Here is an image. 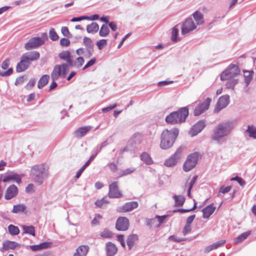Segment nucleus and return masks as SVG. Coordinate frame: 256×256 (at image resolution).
I'll list each match as a JSON object with an SVG mask.
<instances>
[{"label": "nucleus", "mask_w": 256, "mask_h": 256, "mask_svg": "<svg viewBox=\"0 0 256 256\" xmlns=\"http://www.w3.org/2000/svg\"><path fill=\"white\" fill-rule=\"evenodd\" d=\"M234 128L232 122H224L219 123L214 128L211 135V138L219 144L226 142V138L230 134Z\"/></svg>", "instance_id": "f257e3e1"}, {"label": "nucleus", "mask_w": 256, "mask_h": 256, "mask_svg": "<svg viewBox=\"0 0 256 256\" xmlns=\"http://www.w3.org/2000/svg\"><path fill=\"white\" fill-rule=\"evenodd\" d=\"M178 132L177 128H172L170 130H164L160 135V148L162 150H167L172 147L178 134Z\"/></svg>", "instance_id": "f03ea898"}, {"label": "nucleus", "mask_w": 256, "mask_h": 256, "mask_svg": "<svg viewBox=\"0 0 256 256\" xmlns=\"http://www.w3.org/2000/svg\"><path fill=\"white\" fill-rule=\"evenodd\" d=\"M31 174L34 182L40 184L48 176V168L44 164L34 166L32 168Z\"/></svg>", "instance_id": "7ed1b4c3"}, {"label": "nucleus", "mask_w": 256, "mask_h": 256, "mask_svg": "<svg viewBox=\"0 0 256 256\" xmlns=\"http://www.w3.org/2000/svg\"><path fill=\"white\" fill-rule=\"evenodd\" d=\"M188 115V108L186 107L182 108L176 112H171L166 118V121L170 124L181 123L185 121Z\"/></svg>", "instance_id": "20e7f679"}, {"label": "nucleus", "mask_w": 256, "mask_h": 256, "mask_svg": "<svg viewBox=\"0 0 256 256\" xmlns=\"http://www.w3.org/2000/svg\"><path fill=\"white\" fill-rule=\"evenodd\" d=\"M47 39L48 35L46 32L42 33L40 37H32L25 44L24 48L26 50L38 48L43 45Z\"/></svg>", "instance_id": "39448f33"}, {"label": "nucleus", "mask_w": 256, "mask_h": 256, "mask_svg": "<svg viewBox=\"0 0 256 256\" xmlns=\"http://www.w3.org/2000/svg\"><path fill=\"white\" fill-rule=\"evenodd\" d=\"M240 72L238 66L236 64H230L228 68L220 74V80H226L238 76Z\"/></svg>", "instance_id": "423d86ee"}, {"label": "nucleus", "mask_w": 256, "mask_h": 256, "mask_svg": "<svg viewBox=\"0 0 256 256\" xmlns=\"http://www.w3.org/2000/svg\"><path fill=\"white\" fill-rule=\"evenodd\" d=\"M198 154L194 152L188 156L187 159L184 164L183 169L185 172H189L196 166L198 162Z\"/></svg>", "instance_id": "0eeeda50"}, {"label": "nucleus", "mask_w": 256, "mask_h": 256, "mask_svg": "<svg viewBox=\"0 0 256 256\" xmlns=\"http://www.w3.org/2000/svg\"><path fill=\"white\" fill-rule=\"evenodd\" d=\"M184 148L182 146H180L175 153L165 161L164 165L168 167H171L176 165L182 156Z\"/></svg>", "instance_id": "6e6552de"}, {"label": "nucleus", "mask_w": 256, "mask_h": 256, "mask_svg": "<svg viewBox=\"0 0 256 256\" xmlns=\"http://www.w3.org/2000/svg\"><path fill=\"white\" fill-rule=\"evenodd\" d=\"M196 25L192 18H187L182 26V34L184 35L194 30L196 28Z\"/></svg>", "instance_id": "1a4fd4ad"}, {"label": "nucleus", "mask_w": 256, "mask_h": 256, "mask_svg": "<svg viewBox=\"0 0 256 256\" xmlns=\"http://www.w3.org/2000/svg\"><path fill=\"white\" fill-rule=\"evenodd\" d=\"M108 196L110 198H120L122 196L118 189V182H114L110 184Z\"/></svg>", "instance_id": "9d476101"}, {"label": "nucleus", "mask_w": 256, "mask_h": 256, "mask_svg": "<svg viewBox=\"0 0 256 256\" xmlns=\"http://www.w3.org/2000/svg\"><path fill=\"white\" fill-rule=\"evenodd\" d=\"M230 102V96L228 95L221 96L218 100L214 112H218L222 108H226Z\"/></svg>", "instance_id": "9b49d317"}, {"label": "nucleus", "mask_w": 256, "mask_h": 256, "mask_svg": "<svg viewBox=\"0 0 256 256\" xmlns=\"http://www.w3.org/2000/svg\"><path fill=\"white\" fill-rule=\"evenodd\" d=\"M3 177L2 181L4 182L10 180L15 181L18 184H20L23 175H20L14 172L5 174L2 176Z\"/></svg>", "instance_id": "f8f14e48"}, {"label": "nucleus", "mask_w": 256, "mask_h": 256, "mask_svg": "<svg viewBox=\"0 0 256 256\" xmlns=\"http://www.w3.org/2000/svg\"><path fill=\"white\" fill-rule=\"evenodd\" d=\"M210 102L211 99L210 98H207L204 102L199 104L194 109V116H199L202 114L204 110H208Z\"/></svg>", "instance_id": "ddd939ff"}, {"label": "nucleus", "mask_w": 256, "mask_h": 256, "mask_svg": "<svg viewBox=\"0 0 256 256\" xmlns=\"http://www.w3.org/2000/svg\"><path fill=\"white\" fill-rule=\"evenodd\" d=\"M129 226V220L126 217H120L118 218L116 228L118 230H126Z\"/></svg>", "instance_id": "4468645a"}, {"label": "nucleus", "mask_w": 256, "mask_h": 256, "mask_svg": "<svg viewBox=\"0 0 256 256\" xmlns=\"http://www.w3.org/2000/svg\"><path fill=\"white\" fill-rule=\"evenodd\" d=\"M205 124L204 121L200 120L196 124L190 129V134L194 136L199 134L204 128Z\"/></svg>", "instance_id": "2eb2a0df"}, {"label": "nucleus", "mask_w": 256, "mask_h": 256, "mask_svg": "<svg viewBox=\"0 0 256 256\" xmlns=\"http://www.w3.org/2000/svg\"><path fill=\"white\" fill-rule=\"evenodd\" d=\"M138 203L136 202H126L122 206L118 208V211L120 212H131L138 207Z\"/></svg>", "instance_id": "dca6fc26"}, {"label": "nucleus", "mask_w": 256, "mask_h": 256, "mask_svg": "<svg viewBox=\"0 0 256 256\" xmlns=\"http://www.w3.org/2000/svg\"><path fill=\"white\" fill-rule=\"evenodd\" d=\"M18 194V189L16 186L12 184L8 186L4 198L7 200H10L16 196Z\"/></svg>", "instance_id": "f3484780"}, {"label": "nucleus", "mask_w": 256, "mask_h": 256, "mask_svg": "<svg viewBox=\"0 0 256 256\" xmlns=\"http://www.w3.org/2000/svg\"><path fill=\"white\" fill-rule=\"evenodd\" d=\"M92 127L90 126L80 128L74 131V135L75 137L77 138H81L86 135V134L92 130Z\"/></svg>", "instance_id": "a211bd4d"}, {"label": "nucleus", "mask_w": 256, "mask_h": 256, "mask_svg": "<svg viewBox=\"0 0 256 256\" xmlns=\"http://www.w3.org/2000/svg\"><path fill=\"white\" fill-rule=\"evenodd\" d=\"M22 56L27 62H30V61H34L38 60L40 58V54L38 52L32 51L24 54H22Z\"/></svg>", "instance_id": "6ab92c4d"}, {"label": "nucleus", "mask_w": 256, "mask_h": 256, "mask_svg": "<svg viewBox=\"0 0 256 256\" xmlns=\"http://www.w3.org/2000/svg\"><path fill=\"white\" fill-rule=\"evenodd\" d=\"M30 64V62H27L22 56L20 58V61L16 65V72H20L24 71L28 68Z\"/></svg>", "instance_id": "aec40b11"}, {"label": "nucleus", "mask_w": 256, "mask_h": 256, "mask_svg": "<svg viewBox=\"0 0 256 256\" xmlns=\"http://www.w3.org/2000/svg\"><path fill=\"white\" fill-rule=\"evenodd\" d=\"M60 77L62 78V66L60 65H56L51 74V78L52 80H57Z\"/></svg>", "instance_id": "412c9836"}, {"label": "nucleus", "mask_w": 256, "mask_h": 256, "mask_svg": "<svg viewBox=\"0 0 256 256\" xmlns=\"http://www.w3.org/2000/svg\"><path fill=\"white\" fill-rule=\"evenodd\" d=\"M118 251L117 248L112 243L108 242L106 244V256H114Z\"/></svg>", "instance_id": "4be33fe9"}, {"label": "nucleus", "mask_w": 256, "mask_h": 256, "mask_svg": "<svg viewBox=\"0 0 256 256\" xmlns=\"http://www.w3.org/2000/svg\"><path fill=\"white\" fill-rule=\"evenodd\" d=\"M216 208L214 206L213 204H210L203 208V218H208L214 212Z\"/></svg>", "instance_id": "5701e85b"}, {"label": "nucleus", "mask_w": 256, "mask_h": 256, "mask_svg": "<svg viewBox=\"0 0 256 256\" xmlns=\"http://www.w3.org/2000/svg\"><path fill=\"white\" fill-rule=\"evenodd\" d=\"M90 48H79L76 50V54L78 56H84L85 58H88L91 57L94 53V52H92L91 53H89Z\"/></svg>", "instance_id": "b1692460"}, {"label": "nucleus", "mask_w": 256, "mask_h": 256, "mask_svg": "<svg viewBox=\"0 0 256 256\" xmlns=\"http://www.w3.org/2000/svg\"><path fill=\"white\" fill-rule=\"evenodd\" d=\"M58 58L67 62L69 64H70L72 57L71 56L70 52L69 51L66 50L62 51L58 54Z\"/></svg>", "instance_id": "393cba45"}, {"label": "nucleus", "mask_w": 256, "mask_h": 256, "mask_svg": "<svg viewBox=\"0 0 256 256\" xmlns=\"http://www.w3.org/2000/svg\"><path fill=\"white\" fill-rule=\"evenodd\" d=\"M50 242H44L37 245H32L30 246V248L32 251H37L43 249H46L50 246Z\"/></svg>", "instance_id": "a878e982"}, {"label": "nucleus", "mask_w": 256, "mask_h": 256, "mask_svg": "<svg viewBox=\"0 0 256 256\" xmlns=\"http://www.w3.org/2000/svg\"><path fill=\"white\" fill-rule=\"evenodd\" d=\"M88 247L86 246H80L76 250L74 256H86L88 251Z\"/></svg>", "instance_id": "bb28decb"}, {"label": "nucleus", "mask_w": 256, "mask_h": 256, "mask_svg": "<svg viewBox=\"0 0 256 256\" xmlns=\"http://www.w3.org/2000/svg\"><path fill=\"white\" fill-rule=\"evenodd\" d=\"M84 60L83 57L79 56L76 58L74 60H72L70 66L72 67L76 68H80L84 64Z\"/></svg>", "instance_id": "cd10ccee"}, {"label": "nucleus", "mask_w": 256, "mask_h": 256, "mask_svg": "<svg viewBox=\"0 0 256 256\" xmlns=\"http://www.w3.org/2000/svg\"><path fill=\"white\" fill-rule=\"evenodd\" d=\"M20 246V244L15 242L7 240L3 242V249L4 250H14Z\"/></svg>", "instance_id": "c85d7f7f"}, {"label": "nucleus", "mask_w": 256, "mask_h": 256, "mask_svg": "<svg viewBox=\"0 0 256 256\" xmlns=\"http://www.w3.org/2000/svg\"><path fill=\"white\" fill-rule=\"evenodd\" d=\"M192 16L196 22V26L204 23L203 15L201 12L196 11L193 14Z\"/></svg>", "instance_id": "c756f323"}, {"label": "nucleus", "mask_w": 256, "mask_h": 256, "mask_svg": "<svg viewBox=\"0 0 256 256\" xmlns=\"http://www.w3.org/2000/svg\"><path fill=\"white\" fill-rule=\"evenodd\" d=\"M173 198L175 202L176 206H182L186 200L185 198L181 195H174Z\"/></svg>", "instance_id": "7c9ffc66"}, {"label": "nucleus", "mask_w": 256, "mask_h": 256, "mask_svg": "<svg viewBox=\"0 0 256 256\" xmlns=\"http://www.w3.org/2000/svg\"><path fill=\"white\" fill-rule=\"evenodd\" d=\"M99 29L98 25L97 23L93 22L90 24H88L86 26V32L88 33L95 34Z\"/></svg>", "instance_id": "2f4dec72"}, {"label": "nucleus", "mask_w": 256, "mask_h": 256, "mask_svg": "<svg viewBox=\"0 0 256 256\" xmlns=\"http://www.w3.org/2000/svg\"><path fill=\"white\" fill-rule=\"evenodd\" d=\"M50 76L48 74L42 76L38 82V87L40 89L44 87L48 83Z\"/></svg>", "instance_id": "473e14b6"}, {"label": "nucleus", "mask_w": 256, "mask_h": 256, "mask_svg": "<svg viewBox=\"0 0 256 256\" xmlns=\"http://www.w3.org/2000/svg\"><path fill=\"white\" fill-rule=\"evenodd\" d=\"M254 73V72L252 70H244V82L246 84V86H248L252 81Z\"/></svg>", "instance_id": "72a5a7b5"}, {"label": "nucleus", "mask_w": 256, "mask_h": 256, "mask_svg": "<svg viewBox=\"0 0 256 256\" xmlns=\"http://www.w3.org/2000/svg\"><path fill=\"white\" fill-rule=\"evenodd\" d=\"M83 42L86 48H90L89 53L94 52V44L90 38L86 36L84 37L83 38Z\"/></svg>", "instance_id": "f704fd0d"}, {"label": "nucleus", "mask_w": 256, "mask_h": 256, "mask_svg": "<svg viewBox=\"0 0 256 256\" xmlns=\"http://www.w3.org/2000/svg\"><path fill=\"white\" fill-rule=\"evenodd\" d=\"M140 160L147 165L153 164V160L150 156L146 152H143L140 155Z\"/></svg>", "instance_id": "c9c22d12"}, {"label": "nucleus", "mask_w": 256, "mask_h": 256, "mask_svg": "<svg viewBox=\"0 0 256 256\" xmlns=\"http://www.w3.org/2000/svg\"><path fill=\"white\" fill-rule=\"evenodd\" d=\"M138 240V236L136 234H132L128 236L126 240L127 245L129 250H131L134 246V242Z\"/></svg>", "instance_id": "e433bc0d"}, {"label": "nucleus", "mask_w": 256, "mask_h": 256, "mask_svg": "<svg viewBox=\"0 0 256 256\" xmlns=\"http://www.w3.org/2000/svg\"><path fill=\"white\" fill-rule=\"evenodd\" d=\"M26 207L24 204H18L14 205L12 212L14 214H18L20 212H24L26 210Z\"/></svg>", "instance_id": "4c0bfd02"}, {"label": "nucleus", "mask_w": 256, "mask_h": 256, "mask_svg": "<svg viewBox=\"0 0 256 256\" xmlns=\"http://www.w3.org/2000/svg\"><path fill=\"white\" fill-rule=\"evenodd\" d=\"M22 228L24 230V234H28L33 236H35V230L34 226H26L25 225H22Z\"/></svg>", "instance_id": "58836bf2"}, {"label": "nucleus", "mask_w": 256, "mask_h": 256, "mask_svg": "<svg viewBox=\"0 0 256 256\" xmlns=\"http://www.w3.org/2000/svg\"><path fill=\"white\" fill-rule=\"evenodd\" d=\"M246 132L248 134L250 137L256 139V128L248 126Z\"/></svg>", "instance_id": "ea45409f"}, {"label": "nucleus", "mask_w": 256, "mask_h": 256, "mask_svg": "<svg viewBox=\"0 0 256 256\" xmlns=\"http://www.w3.org/2000/svg\"><path fill=\"white\" fill-rule=\"evenodd\" d=\"M9 233L12 236L18 235L20 233V230L18 226L10 224L8 228Z\"/></svg>", "instance_id": "a19ab883"}, {"label": "nucleus", "mask_w": 256, "mask_h": 256, "mask_svg": "<svg viewBox=\"0 0 256 256\" xmlns=\"http://www.w3.org/2000/svg\"><path fill=\"white\" fill-rule=\"evenodd\" d=\"M250 234V232H244L242 234L236 237L234 239V242L236 244L240 243V242H242V241H243L245 239H246Z\"/></svg>", "instance_id": "79ce46f5"}, {"label": "nucleus", "mask_w": 256, "mask_h": 256, "mask_svg": "<svg viewBox=\"0 0 256 256\" xmlns=\"http://www.w3.org/2000/svg\"><path fill=\"white\" fill-rule=\"evenodd\" d=\"M178 25L174 26L172 31V42H177L180 40L178 38Z\"/></svg>", "instance_id": "37998d69"}, {"label": "nucleus", "mask_w": 256, "mask_h": 256, "mask_svg": "<svg viewBox=\"0 0 256 256\" xmlns=\"http://www.w3.org/2000/svg\"><path fill=\"white\" fill-rule=\"evenodd\" d=\"M110 30L108 26L106 24H102L100 29L99 34L100 36L105 37L108 35Z\"/></svg>", "instance_id": "c03bdc74"}, {"label": "nucleus", "mask_w": 256, "mask_h": 256, "mask_svg": "<svg viewBox=\"0 0 256 256\" xmlns=\"http://www.w3.org/2000/svg\"><path fill=\"white\" fill-rule=\"evenodd\" d=\"M136 168L132 167L124 169L122 170H121L119 172V177H122L130 174L134 172Z\"/></svg>", "instance_id": "a18cd8bd"}, {"label": "nucleus", "mask_w": 256, "mask_h": 256, "mask_svg": "<svg viewBox=\"0 0 256 256\" xmlns=\"http://www.w3.org/2000/svg\"><path fill=\"white\" fill-rule=\"evenodd\" d=\"M227 80L228 82L226 84V88L234 89V86L238 83V80L234 78H231Z\"/></svg>", "instance_id": "49530a36"}, {"label": "nucleus", "mask_w": 256, "mask_h": 256, "mask_svg": "<svg viewBox=\"0 0 256 256\" xmlns=\"http://www.w3.org/2000/svg\"><path fill=\"white\" fill-rule=\"evenodd\" d=\"M60 66H62V78H64L66 77L67 73L69 71L70 66L68 63L63 64Z\"/></svg>", "instance_id": "de8ad7c7"}, {"label": "nucleus", "mask_w": 256, "mask_h": 256, "mask_svg": "<svg viewBox=\"0 0 256 256\" xmlns=\"http://www.w3.org/2000/svg\"><path fill=\"white\" fill-rule=\"evenodd\" d=\"M49 34L50 38L53 41H56L58 39V36L53 28L50 30Z\"/></svg>", "instance_id": "09e8293b"}, {"label": "nucleus", "mask_w": 256, "mask_h": 256, "mask_svg": "<svg viewBox=\"0 0 256 256\" xmlns=\"http://www.w3.org/2000/svg\"><path fill=\"white\" fill-rule=\"evenodd\" d=\"M61 32L62 34L65 37L68 38H71L72 37V34L70 32L68 27L62 26L61 28Z\"/></svg>", "instance_id": "8fccbe9b"}, {"label": "nucleus", "mask_w": 256, "mask_h": 256, "mask_svg": "<svg viewBox=\"0 0 256 256\" xmlns=\"http://www.w3.org/2000/svg\"><path fill=\"white\" fill-rule=\"evenodd\" d=\"M96 46L98 47V48L100 50H101L103 48L106 46L107 44V40H106L102 39L97 42L96 44Z\"/></svg>", "instance_id": "3c124183"}, {"label": "nucleus", "mask_w": 256, "mask_h": 256, "mask_svg": "<svg viewBox=\"0 0 256 256\" xmlns=\"http://www.w3.org/2000/svg\"><path fill=\"white\" fill-rule=\"evenodd\" d=\"M196 208V204L194 203V206L192 208L190 209H184V208H180L178 210H174V212H181V213H184V212H191L193 210H194Z\"/></svg>", "instance_id": "603ef678"}, {"label": "nucleus", "mask_w": 256, "mask_h": 256, "mask_svg": "<svg viewBox=\"0 0 256 256\" xmlns=\"http://www.w3.org/2000/svg\"><path fill=\"white\" fill-rule=\"evenodd\" d=\"M142 139V134L140 133H136L134 134L132 140L135 143H139Z\"/></svg>", "instance_id": "864d4df0"}, {"label": "nucleus", "mask_w": 256, "mask_h": 256, "mask_svg": "<svg viewBox=\"0 0 256 256\" xmlns=\"http://www.w3.org/2000/svg\"><path fill=\"white\" fill-rule=\"evenodd\" d=\"M166 217H167V216H166V215H164V216H156L155 217V218L157 220V222H158V224H156V226L158 227L160 226V225L164 223V221Z\"/></svg>", "instance_id": "5fc2aeb1"}, {"label": "nucleus", "mask_w": 256, "mask_h": 256, "mask_svg": "<svg viewBox=\"0 0 256 256\" xmlns=\"http://www.w3.org/2000/svg\"><path fill=\"white\" fill-rule=\"evenodd\" d=\"M96 58H94L90 60L82 68V70H84L88 68L93 66L96 63Z\"/></svg>", "instance_id": "6e6d98bb"}, {"label": "nucleus", "mask_w": 256, "mask_h": 256, "mask_svg": "<svg viewBox=\"0 0 256 256\" xmlns=\"http://www.w3.org/2000/svg\"><path fill=\"white\" fill-rule=\"evenodd\" d=\"M13 72L12 68H10L6 71H2L0 70V76H6L10 75Z\"/></svg>", "instance_id": "4d7b16f0"}, {"label": "nucleus", "mask_w": 256, "mask_h": 256, "mask_svg": "<svg viewBox=\"0 0 256 256\" xmlns=\"http://www.w3.org/2000/svg\"><path fill=\"white\" fill-rule=\"evenodd\" d=\"M232 181L236 180L238 182L241 186H244L246 184L245 181L241 178L238 176H236L234 178H232L230 179Z\"/></svg>", "instance_id": "13d9d810"}, {"label": "nucleus", "mask_w": 256, "mask_h": 256, "mask_svg": "<svg viewBox=\"0 0 256 256\" xmlns=\"http://www.w3.org/2000/svg\"><path fill=\"white\" fill-rule=\"evenodd\" d=\"M60 44L63 46H68L70 44V41L68 39L66 38H62L60 40Z\"/></svg>", "instance_id": "bf43d9fd"}, {"label": "nucleus", "mask_w": 256, "mask_h": 256, "mask_svg": "<svg viewBox=\"0 0 256 256\" xmlns=\"http://www.w3.org/2000/svg\"><path fill=\"white\" fill-rule=\"evenodd\" d=\"M100 236L104 238H109L112 237V234L108 230H104L100 233Z\"/></svg>", "instance_id": "052dcab7"}, {"label": "nucleus", "mask_w": 256, "mask_h": 256, "mask_svg": "<svg viewBox=\"0 0 256 256\" xmlns=\"http://www.w3.org/2000/svg\"><path fill=\"white\" fill-rule=\"evenodd\" d=\"M192 230L190 225L186 224L182 230V234L184 236L188 234Z\"/></svg>", "instance_id": "680f3d73"}, {"label": "nucleus", "mask_w": 256, "mask_h": 256, "mask_svg": "<svg viewBox=\"0 0 256 256\" xmlns=\"http://www.w3.org/2000/svg\"><path fill=\"white\" fill-rule=\"evenodd\" d=\"M36 83V80L34 78H31L28 84L26 86V88L27 90H30L32 88L34 85Z\"/></svg>", "instance_id": "e2e57ef3"}, {"label": "nucleus", "mask_w": 256, "mask_h": 256, "mask_svg": "<svg viewBox=\"0 0 256 256\" xmlns=\"http://www.w3.org/2000/svg\"><path fill=\"white\" fill-rule=\"evenodd\" d=\"M116 106H117V104H112V106H107L106 108H102V110L104 112H110L112 110L114 109Z\"/></svg>", "instance_id": "0e129e2a"}, {"label": "nucleus", "mask_w": 256, "mask_h": 256, "mask_svg": "<svg viewBox=\"0 0 256 256\" xmlns=\"http://www.w3.org/2000/svg\"><path fill=\"white\" fill-rule=\"evenodd\" d=\"M10 60L9 59H6L5 60H4L2 64V68L4 70H6L9 65H10Z\"/></svg>", "instance_id": "69168bd1"}, {"label": "nucleus", "mask_w": 256, "mask_h": 256, "mask_svg": "<svg viewBox=\"0 0 256 256\" xmlns=\"http://www.w3.org/2000/svg\"><path fill=\"white\" fill-rule=\"evenodd\" d=\"M230 190H231L230 186H228L226 187L222 186L220 188L219 192H222L224 194L229 192Z\"/></svg>", "instance_id": "338daca9"}, {"label": "nucleus", "mask_w": 256, "mask_h": 256, "mask_svg": "<svg viewBox=\"0 0 256 256\" xmlns=\"http://www.w3.org/2000/svg\"><path fill=\"white\" fill-rule=\"evenodd\" d=\"M108 166L110 170L112 172H115L117 170V166L114 162H110Z\"/></svg>", "instance_id": "774afa93"}]
</instances>
